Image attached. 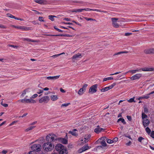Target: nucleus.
Listing matches in <instances>:
<instances>
[{
  "mask_svg": "<svg viewBox=\"0 0 154 154\" xmlns=\"http://www.w3.org/2000/svg\"><path fill=\"white\" fill-rule=\"evenodd\" d=\"M150 136L152 138H154V131H152L150 133Z\"/></svg>",
  "mask_w": 154,
  "mask_h": 154,
  "instance_id": "nucleus-51",
  "label": "nucleus"
},
{
  "mask_svg": "<svg viewBox=\"0 0 154 154\" xmlns=\"http://www.w3.org/2000/svg\"><path fill=\"white\" fill-rule=\"evenodd\" d=\"M6 27L3 25L0 24V28L1 29H6Z\"/></svg>",
  "mask_w": 154,
  "mask_h": 154,
  "instance_id": "nucleus-61",
  "label": "nucleus"
},
{
  "mask_svg": "<svg viewBox=\"0 0 154 154\" xmlns=\"http://www.w3.org/2000/svg\"><path fill=\"white\" fill-rule=\"evenodd\" d=\"M60 75H57L54 76H47L45 77L48 80H55L58 79L60 77Z\"/></svg>",
  "mask_w": 154,
  "mask_h": 154,
  "instance_id": "nucleus-12",
  "label": "nucleus"
},
{
  "mask_svg": "<svg viewBox=\"0 0 154 154\" xmlns=\"http://www.w3.org/2000/svg\"><path fill=\"white\" fill-rule=\"evenodd\" d=\"M143 140H144V138L141 137H139L138 139V141L141 143H142V141Z\"/></svg>",
  "mask_w": 154,
  "mask_h": 154,
  "instance_id": "nucleus-38",
  "label": "nucleus"
},
{
  "mask_svg": "<svg viewBox=\"0 0 154 154\" xmlns=\"http://www.w3.org/2000/svg\"><path fill=\"white\" fill-rule=\"evenodd\" d=\"M57 139L56 135L53 134H50L48 135L46 138V141L50 143L56 140Z\"/></svg>",
  "mask_w": 154,
  "mask_h": 154,
  "instance_id": "nucleus-2",
  "label": "nucleus"
},
{
  "mask_svg": "<svg viewBox=\"0 0 154 154\" xmlns=\"http://www.w3.org/2000/svg\"><path fill=\"white\" fill-rule=\"evenodd\" d=\"M8 16L11 18H14L16 20H20L21 21L23 20V19H21L19 17H16L11 14H8Z\"/></svg>",
  "mask_w": 154,
  "mask_h": 154,
  "instance_id": "nucleus-21",
  "label": "nucleus"
},
{
  "mask_svg": "<svg viewBox=\"0 0 154 154\" xmlns=\"http://www.w3.org/2000/svg\"><path fill=\"white\" fill-rule=\"evenodd\" d=\"M118 139L117 137L114 138L112 140L113 143L116 142L118 140Z\"/></svg>",
  "mask_w": 154,
  "mask_h": 154,
  "instance_id": "nucleus-50",
  "label": "nucleus"
},
{
  "mask_svg": "<svg viewBox=\"0 0 154 154\" xmlns=\"http://www.w3.org/2000/svg\"><path fill=\"white\" fill-rule=\"evenodd\" d=\"M64 37H72V35L69 34H64Z\"/></svg>",
  "mask_w": 154,
  "mask_h": 154,
  "instance_id": "nucleus-63",
  "label": "nucleus"
},
{
  "mask_svg": "<svg viewBox=\"0 0 154 154\" xmlns=\"http://www.w3.org/2000/svg\"><path fill=\"white\" fill-rule=\"evenodd\" d=\"M76 131H77V129H74L72 131H69L68 133L71 134L73 136L76 137L78 136V134L77 133L75 132Z\"/></svg>",
  "mask_w": 154,
  "mask_h": 154,
  "instance_id": "nucleus-19",
  "label": "nucleus"
},
{
  "mask_svg": "<svg viewBox=\"0 0 154 154\" xmlns=\"http://www.w3.org/2000/svg\"><path fill=\"white\" fill-rule=\"evenodd\" d=\"M51 99L53 101H55L58 99L57 96V95H51Z\"/></svg>",
  "mask_w": 154,
  "mask_h": 154,
  "instance_id": "nucleus-26",
  "label": "nucleus"
},
{
  "mask_svg": "<svg viewBox=\"0 0 154 154\" xmlns=\"http://www.w3.org/2000/svg\"><path fill=\"white\" fill-rule=\"evenodd\" d=\"M147 140L144 138V140H143L142 143H143L144 145H145L147 144Z\"/></svg>",
  "mask_w": 154,
  "mask_h": 154,
  "instance_id": "nucleus-43",
  "label": "nucleus"
},
{
  "mask_svg": "<svg viewBox=\"0 0 154 154\" xmlns=\"http://www.w3.org/2000/svg\"><path fill=\"white\" fill-rule=\"evenodd\" d=\"M49 18L52 21H54V17H56L55 16L50 15L48 16Z\"/></svg>",
  "mask_w": 154,
  "mask_h": 154,
  "instance_id": "nucleus-32",
  "label": "nucleus"
},
{
  "mask_svg": "<svg viewBox=\"0 0 154 154\" xmlns=\"http://www.w3.org/2000/svg\"><path fill=\"white\" fill-rule=\"evenodd\" d=\"M143 126L145 128L148 126L149 124V121L148 119L143 120Z\"/></svg>",
  "mask_w": 154,
  "mask_h": 154,
  "instance_id": "nucleus-13",
  "label": "nucleus"
},
{
  "mask_svg": "<svg viewBox=\"0 0 154 154\" xmlns=\"http://www.w3.org/2000/svg\"><path fill=\"white\" fill-rule=\"evenodd\" d=\"M43 17H39L38 18V20L39 21L41 22H44L45 21L42 19Z\"/></svg>",
  "mask_w": 154,
  "mask_h": 154,
  "instance_id": "nucleus-54",
  "label": "nucleus"
},
{
  "mask_svg": "<svg viewBox=\"0 0 154 154\" xmlns=\"http://www.w3.org/2000/svg\"><path fill=\"white\" fill-rule=\"evenodd\" d=\"M15 28H16L22 30H24L25 31L29 30L30 29L29 27H27L26 26H14Z\"/></svg>",
  "mask_w": 154,
  "mask_h": 154,
  "instance_id": "nucleus-16",
  "label": "nucleus"
},
{
  "mask_svg": "<svg viewBox=\"0 0 154 154\" xmlns=\"http://www.w3.org/2000/svg\"><path fill=\"white\" fill-rule=\"evenodd\" d=\"M27 90H28L27 89H26V90H24L23 91L22 94L21 95V96H22V97H23L26 94V92H27Z\"/></svg>",
  "mask_w": 154,
  "mask_h": 154,
  "instance_id": "nucleus-42",
  "label": "nucleus"
},
{
  "mask_svg": "<svg viewBox=\"0 0 154 154\" xmlns=\"http://www.w3.org/2000/svg\"><path fill=\"white\" fill-rule=\"evenodd\" d=\"M132 34L131 33L127 32L125 33V35L126 36H129Z\"/></svg>",
  "mask_w": 154,
  "mask_h": 154,
  "instance_id": "nucleus-59",
  "label": "nucleus"
},
{
  "mask_svg": "<svg viewBox=\"0 0 154 154\" xmlns=\"http://www.w3.org/2000/svg\"><path fill=\"white\" fill-rule=\"evenodd\" d=\"M67 149L63 148L59 152V154H67Z\"/></svg>",
  "mask_w": 154,
  "mask_h": 154,
  "instance_id": "nucleus-24",
  "label": "nucleus"
},
{
  "mask_svg": "<svg viewBox=\"0 0 154 154\" xmlns=\"http://www.w3.org/2000/svg\"><path fill=\"white\" fill-rule=\"evenodd\" d=\"M144 52L146 54H154V48H151L146 49L144 50Z\"/></svg>",
  "mask_w": 154,
  "mask_h": 154,
  "instance_id": "nucleus-8",
  "label": "nucleus"
},
{
  "mask_svg": "<svg viewBox=\"0 0 154 154\" xmlns=\"http://www.w3.org/2000/svg\"><path fill=\"white\" fill-rule=\"evenodd\" d=\"M35 127V126H31L29 127L28 128L26 129H25V131L26 132H27L30 130H32Z\"/></svg>",
  "mask_w": 154,
  "mask_h": 154,
  "instance_id": "nucleus-31",
  "label": "nucleus"
},
{
  "mask_svg": "<svg viewBox=\"0 0 154 154\" xmlns=\"http://www.w3.org/2000/svg\"><path fill=\"white\" fill-rule=\"evenodd\" d=\"M100 142V143L102 145V146H106V143L105 142V140H100L99 141Z\"/></svg>",
  "mask_w": 154,
  "mask_h": 154,
  "instance_id": "nucleus-29",
  "label": "nucleus"
},
{
  "mask_svg": "<svg viewBox=\"0 0 154 154\" xmlns=\"http://www.w3.org/2000/svg\"><path fill=\"white\" fill-rule=\"evenodd\" d=\"M32 11H34L35 12V14H42V13L39 12H38V11H37L36 10H32Z\"/></svg>",
  "mask_w": 154,
  "mask_h": 154,
  "instance_id": "nucleus-49",
  "label": "nucleus"
},
{
  "mask_svg": "<svg viewBox=\"0 0 154 154\" xmlns=\"http://www.w3.org/2000/svg\"><path fill=\"white\" fill-rule=\"evenodd\" d=\"M110 89H109V86L106 87L105 88H104L102 89H100V90L102 92H104L105 91H107Z\"/></svg>",
  "mask_w": 154,
  "mask_h": 154,
  "instance_id": "nucleus-25",
  "label": "nucleus"
},
{
  "mask_svg": "<svg viewBox=\"0 0 154 154\" xmlns=\"http://www.w3.org/2000/svg\"><path fill=\"white\" fill-rule=\"evenodd\" d=\"M18 102L20 101L21 103H35L36 101L35 100H32V98L29 99H27L26 98H24L21 100H18Z\"/></svg>",
  "mask_w": 154,
  "mask_h": 154,
  "instance_id": "nucleus-3",
  "label": "nucleus"
},
{
  "mask_svg": "<svg viewBox=\"0 0 154 154\" xmlns=\"http://www.w3.org/2000/svg\"><path fill=\"white\" fill-rule=\"evenodd\" d=\"M63 20L67 21H71V20L70 18L67 17H65L63 18Z\"/></svg>",
  "mask_w": 154,
  "mask_h": 154,
  "instance_id": "nucleus-60",
  "label": "nucleus"
},
{
  "mask_svg": "<svg viewBox=\"0 0 154 154\" xmlns=\"http://www.w3.org/2000/svg\"><path fill=\"white\" fill-rule=\"evenodd\" d=\"M128 53V52L127 51H120V52H118V53H115L113 55V56H115L116 55H119V54H124V53Z\"/></svg>",
  "mask_w": 154,
  "mask_h": 154,
  "instance_id": "nucleus-30",
  "label": "nucleus"
},
{
  "mask_svg": "<svg viewBox=\"0 0 154 154\" xmlns=\"http://www.w3.org/2000/svg\"><path fill=\"white\" fill-rule=\"evenodd\" d=\"M84 91L82 88H81L79 91L78 93L79 95H82Z\"/></svg>",
  "mask_w": 154,
  "mask_h": 154,
  "instance_id": "nucleus-34",
  "label": "nucleus"
},
{
  "mask_svg": "<svg viewBox=\"0 0 154 154\" xmlns=\"http://www.w3.org/2000/svg\"><path fill=\"white\" fill-rule=\"evenodd\" d=\"M48 36H64V34H60L56 35H48Z\"/></svg>",
  "mask_w": 154,
  "mask_h": 154,
  "instance_id": "nucleus-39",
  "label": "nucleus"
},
{
  "mask_svg": "<svg viewBox=\"0 0 154 154\" xmlns=\"http://www.w3.org/2000/svg\"><path fill=\"white\" fill-rule=\"evenodd\" d=\"M151 94H150V93H149L148 94H147L146 96H143V99H148V98H149V96Z\"/></svg>",
  "mask_w": 154,
  "mask_h": 154,
  "instance_id": "nucleus-37",
  "label": "nucleus"
},
{
  "mask_svg": "<svg viewBox=\"0 0 154 154\" xmlns=\"http://www.w3.org/2000/svg\"><path fill=\"white\" fill-rule=\"evenodd\" d=\"M41 148V146L38 144H34L31 147L33 151L37 152L40 151Z\"/></svg>",
  "mask_w": 154,
  "mask_h": 154,
  "instance_id": "nucleus-5",
  "label": "nucleus"
},
{
  "mask_svg": "<svg viewBox=\"0 0 154 154\" xmlns=\"http://www.w3.org/2000/svg\"><path fill=\"white\" fill-rule=\"evenodd\" d=\"M50 100L49 97L48 96H45L41 98L39 100V102L40 103H47Z\"/></svg>",
  "mask_w": 154,
  "mask_h": 154,
  "instance_id": "nucleus-6",
  "label": "nucleus"
},
{
  "mask_svg": "<svg viewBox=\"0 0 154 154\" xmlns=\"http://www.w3.org/2000/svg\"><path fill=\"white\" fill-rule=\"evenodd\" d=\"M142 117L143 120L147 119V116L144 113L142 112Z\"/></svg>",
  "mask_w": 154,
  "mask_h": 154,
  "instance_id": "nucleus-33",
  "label": "nucleus"
},
{
  "mask_svg": "<svg viewBox=\"0 0 154 154\" xmlns=\"http://www.w3.org/2000/svg\"><path fill=\"white\" fill-rule=\"evenodd\" d=\"M141 71V69H137L135 70H129L128 72H130L132 74H134L137 72H140Z\"/></svg>",
  "mask_w": 154,
  "mask_h": 154,
  "instance_id": "nucleus-20",
  "label": "nucleus"
},
{
  "mask_svg": "<svg viewBox=\"0 0 154 154\" xmlns=\"http://www.w3.org/2000/svg\"><path fill=\"white\" fill-rule=\"evenodd\" d=\"M144 112L147 113L148 112V110L146 107H145L144 108Z\"/></svg>",
  "mask_w": 154,
  "mask_h": 154,
  "instance_id": "nucleus-57",
  "label": "nucleus"
},
{
  "mask_svg": "<svg viewBox=\"0 0 154 154\" xmlns=\"http://www.w3.org/2000/svg\"><path fill=\"white\" fill-rule=\"evenodd\" d=\"M8 152V151L6 150H3L2 152V153L3 154H6Z\"/></svg>",
  "mask_w": 154,
  "mask_h": 154,
  "instance_id": "nucleus-64",
  "label": "nucleus"
},
{
  "mask_svg": "<svg viewBox=\"0 0 154 154\" xmlns=\"http://www.w3.org/2000/svg\"><path fill=\"white\" fill-rule=\"evenodd\" d=\"M88 86V85L87 84H85L83 86L82 88L84 90H85L86 88Z\"/></svg>",
  "mask_w": 154,
  "mask_h": 154,
  "instance_id": "nucleus-53",
  "label": "nucleus"
},
{
  "mask_svg": "<svg viewBox=\"0 0 154 154\" xmlns=\"http://www.w3.org/2000/svg\"><path fill=\"white\" fill-rule=\"evenodd\" d=\"M98 86L97 84H95L92 86L89 90L88 92L90 94H93L96 92Z\"/></svg>",
  "mask_w": 154,
  "mask_h": 154,
  "instance_id": "nucleus-4",
  "label": "nucleus"
},
{
  "mask_svg": "<svg viewBox=\"0 0 154 154\" xmlns=\"http://www.w3.org/2000/svg\"><path fill=\"white\" fill-rule=\"evenodd\" d=\"M118 19V18H111L113 26L116 28H118L119 26V24L117 23Z\"/></svg>",
  "mask_w": 154,
  "mask_h": 154,
  "instance_id": "nucleus-7",
  "label": "nucleus"
},
{
  "mask_svg": "<svg viewBox=\"0 0 154 154\" xmlns=\"http://www.w3.org/2000/svg\"><path fill=\"white\" fill-rule=\"evenodd\" d=\"M91 136V135L88 134H87L85 136V137L84 139L86 141V142L89 140V139L90 137Z\"/></svg>",
  "mask_w": 154,
  "mask_h": 154,
  "instance_id": "nucleus-28",
  "label": "nucleus"
},
{
  "mask_svg": "<svg viewBox=\"0 0 154 154\" xmlns=\"http://www.w3.org/2000/svg\"><path fill=\"white\" fill-rule=\"evenodd\" d=\"M92 11H97V12H104V13H105L106 12V11H101L100 10H99V9H92Z\"/></svg>",
  "mask_w": 154,
  "mask_h": 154,
  "instance_id": "nucleus-46",
  "label": "nucleus"
},
{
  "mask_svg": "<svg viewBox=\"0 0 154 154\" xmlns=\"http://www.w3.org/2000/svg\"><path fill=\"white\" fill-rule=\"evenodd\" d=\"M34 1L40 4H46L48 2L46 0H34Z\"/></svg>",
  "mask_w": 154,
  "mask_h": 154,
  "instance_id": "nucleus-11",
  "label": "nucleus"
},
{
  "mask_svg": "<svg viewBox=\"0 0 154 154\" xmlns=\"http://www.w3.org/2000/svg\"><path fill=\"white\" fill-rule=\"evenodd\" d=\"M61 55V54H58L54 55H53L52 56H51V57H52L54 58H55L56 57H57L59 56L60 55Z\"/></svg>",
  "mask_w": 154,
  "mask_h": 154,
  "instance_id": "nucleus-48",
  "label": "nucleus"
},
{
  "mask_svg": "<svg viewBox=\"0 0 154 154\" xmlns=\"http://www.w3.org/2000/svg\"><path fill=\"white\" fill-rule=\"evenodd\" d=\"M63 146L62 145L60 144H58L55 146V148L57 151H59L60 152V150L63 148Z\"/></svg>",
  "mask_w": 154,
  "mask_h": 154,
  "instance_id": "nucleus-14",
  "label": "nucleus"
},
{
  "mask_svg": "<svg viewBox=\"0 0 154 154\" xmlns=\"http://www.w3.org/2000/svg\"><path fill=\"white\" fill-rule=\"evenodd\" d=\"M82 57L81 54L78 53L74 55L72 57V59H75L78 58H81Z\"/></svg>",
  "mask_w": 154,
  "mask_h": 154,
  "instance_id": "nucleus-22",
  "label": "nucleus"
},
{
  "mask_svg": "<svg viewBox=\"0 0 154 154\" xmlns=\"http://www.w3.org/2000/svg\"><path fill=\"white\" fill-rule=\"evenodd\" d=\"M23 40L24 41L33 42H38L36 40H32L28 38H23Z\"/></svg>",
  "mask_w": 154,
  "mask_h": 154,
  "instance_id": "nucleus-23",
  "label": "nucleus"
},
{
  "mask_svg": "<svg viewBox=\"0 0 154 154\" xmlns=\"http://www.w3.org/2000/svg\"><path fill=\"white\" fill-rule=\"evenodd\" d=\"M85 19H86V20H87L88 21H89V20H95V19H93L91 18H87L86 17H85Z\"/></svg>",
  "mask_w": 154,
  "mask_h": 154,
  "instance_id": "nucleus-52",
  "label": "nucleus"
},
{
  "mask_svg": "<svg viewBox=\"0 0 154 154\" xmlns=\"http://www.w3.org/2000/svg\"><path fill=\"white\" fill-rule=\"evenodd\" d=\"M134 97L132 98H131L129 100H128V101L129 103H132L133 102H135V101L134 100Z\"/></svg>",
  "mask_w": 154,
  "mask_h": 154,
  "instance_id": "nucleus-40",
  "label": "nucleus"
},
{
  "mask_svg": "<svg viewBox=\"0 0 154 154\" xmlns=\"http://www.w3.org/2000/svg\"><path fill=\"white\" fill-rule=\"evenodd\" d=\"M106 140H107V142L108 143L111 144V143H113L112 140H111L110 139H106Z\"/></svg>",
  "mask_w": 154,
  "mask_h": 154,
  "instance_id": "nucleus-47",
  "label": "nucleus"
},
{
  "mask_svg": "<svg viewBox=\"0 0 154 154\" xmlns=\"http://www.w3.org/2000/svg\"><path fill=\"white\" fill-rule=\"evenodd\" d=\"M84 11L83 9H77V12H82Z\"/></svg>",
  "mask_w": 154,
  "mask_h": 154,
  "instance_id": "nucleus-62",
  "label": "nucleus"
},
{
  "mask_svg": "<svg viewBox=\"0 0 154 154\" xmlns=\"http://www.w3.org/2000/svg\"><path fill=\"white\" fill-rule=\"evenodd\" d=\"M141 71H154V68H147L145 67L141 69Z\"/></svg>",
  "mask_w": 154,
  "mask_h": 154,
  "instance_id": "nucleus-18",
  "label": "nucleus"
},
{
  "mask_svg": "<svg viewBox=\"0 0 154 154\" xmlns=\"http://www.w3.org/2000/svg\"><path fill=\"white\" fill-rule=\"evenodd\" d=\"M89 148V147L88 145H86L85 146H84L82 148L79 149V153H81L82 152L84 151Z\"/></svg>",
  "mask_w": 154,
  "mask_h": 154,
  "instance_id": "nucleus-10",
  "label": "nucleus"
},
{
  "mask_svg": "<svg viewBox=\"0 0 154 154\" xmlns=\"http://www.w3.org/2000/svg\"><path fill=\"white\" fill-rule=\"evenodd\" d=\"M54 148L52 144L49 142L45 143L43 145V148L47 151H50L52 150Z\"/></svg>",
  "mask_w": 154,
  "mask_h": 154,
  "instance_id": "nucleus-1",
  "label": "nucleus"
},
{
  "mask_svg": "<svg viewBox=\"0 0 154 154\" xmlns=\"http://www.w3.org/2000/svg\"><path fill=\"white\" fill-rule=\"evenodd\" d=\"M106 139H107L106 137H102L100 138H99V139H98V141H100V140H105V141L106 140Z\"/></svg>",
  "mask_w": 154,
  "mask_h": 154,
  "instance_id": "nucleus-41",
  "label": "nucleus"
},
{
  "mask_svg": "<svg viewBox=\"0 0 154 154\" xmlns=\"http://www.w3.org/2000/svg\"><path fill=\"white\" fill-rule=\"evenodd\" d=\"M127 118L128 120L129 121H131V120L132 118L131 117L129 116H127Z\"/></svg>",
  "mask_w": 154,
  "mask_h": 154,
  "instance_id": "nucleus-55",
  "label": "nucleus"
},
{
  "mask_svg": "<svg viewBox=\"0 0 154 154\" xmlns=\"http://www.w3.org/2000/svg\"><path fill=\"white\" fill-rule=\"evenodd\" d=\"M142 76V74L140 73L137 74L130 77V79L134 80L139 79Z\"/></svg>",
  "mask_w": 154,
  "mask_h": 154,
  "instance_id": "nucleus-9",
  "label": "nucleus"
},
{
  "mask_svg": "<svg viewBox=\"0 0 154 154\" xmlns=\"http://www.w3.org/2000/svg\"><path fill=\"white\" fill-rule=\"evenodd\" d=\"M116 85V83H114L112 84H111V85H110L109 86V89H112V88H113L115 85Z\"/></svg>",
  "mask_w": 154,
  "mask_h": 154,
  "instance_id": "nucleus-45",
  "label": "nucleus"
},
{
  "mask_svg": "<svg viewBox=\"0 0 154 154\" xmlns=\"http://www.w3.org/2000/svg\"><path fill=\"white\" fill-rule=\"evenodd\" d=\"M113 79V77H112L111 76V77H109L105 78L103 79V82H104L106 81L109 80H111V79Z\"/></svg>",
  "mask_w": 154,
  "mask_h": 154,
  "instance_id": "nucleus-35",
  "label": "nucleus"
},
{
  "mask_svg": "<svg viewBox=\"0 0 154 154\" xmlns=\"http://www.w3.org/2000/svg\"><path fill=\"white\" fill-rule=\"evenodd\" d=\"M120 121H121L123 123V124H126V122L125 121L124 119L123 118H121L119 119L117 121V122H119Z\"/></svg>",
  "mask_w": 154,
  "mask_h": 154,
  "instance_id": "nucleus-27",
  "label": "nucleus"
},
{
  "mask_svg": "<svg viewBox=\"0 0 154 154\" xmlns=\"http://www.w3.org/2000/svg\"><path fill=\"white\" fill-rule=\"evenodd\" d=\"M104 129L102 128L99 127V126H98L97 128L94 130V131L97 134H98L101 132Z\"/></svg>",
  "mask_w": 154,
  "mask_h": 154,
  "instance_id": "nucleus-17",
  "label": "nucleus"
},
{
  "mask_svg": "<svg viewBox=\"0 0 154 154\" xmlns=\"http://www.w3.org/2000/svg\"><path fill=\"white\" fill-rule=\"evenodd\" d=\"M58 140L60 142L63 144H67L68 143L67 140L65 138H59Z\"/></svg>",
  "mask_w": 154,
  "mask_h": 154,
  "instance_id": "nucleus-15",
  "label": "nucleus"
},
{
  "mask_svg": "<svg viewBox=\"0 0 154 154\" xmlns=\"http://www.w3.org/2000/svg\"><path fill=\"white\" fill-rule=\"evenodd\" d=\"M70 103H64L62 104L61 106V107H66L68 106L69 104H70Z\"/></svg>",
  "mask_w": 154,
  "mask_h": 154,
  "instance_id": "nucleus-44",
  "label": "nucleus"
},
{
  "mask_svg": "<svg viewBox=\"0 0 154 154\" xmlns=\"http://www.w3.org/2000/svg\"><path fill=\"white\" fill-rule=\"evenodd\" d=\"M81 143H82L84 144L86 143V141L85 140H84L83 139H82L81 140Z\"/></svg>",
  "mask_w": 154,
  "mask_h": 154,
  "instance_id": "nucleus-56",
  "label": "nucleus"
},
{
  "mask_svg": "<svg viewBox=\"0 0 154 154\" xmlns=\"http://www.w3.org/2000/svg\"><path fill=\"white\" fill-rule=\"evenodd\" d=\"M145 130L146 131V132L148 133V134H150V132H151V130L149 127H146V128Z\"/></svg>",
  "mask_w": 154,
  "mask_h": 154,
  "instance_id": "nucleus-36",
  "label": "nucleus"
},
{
  "mask_svg": "<svg viewBox=\"0 0 154 154\" xmlns=\"http://www.w3.org/2000/svg\"><path fill=\"white\" fill-rule=\"evenodd\" d=\"M54 28L56 30H57L59 32H63L62 30L57 28L56 26H54Z\"/></svg>",
  "mask_w": 154,
  "mask_h": 154,
  "instance_id": "nucleus-58",
  "label": "nucleus"
}]
</instances>
